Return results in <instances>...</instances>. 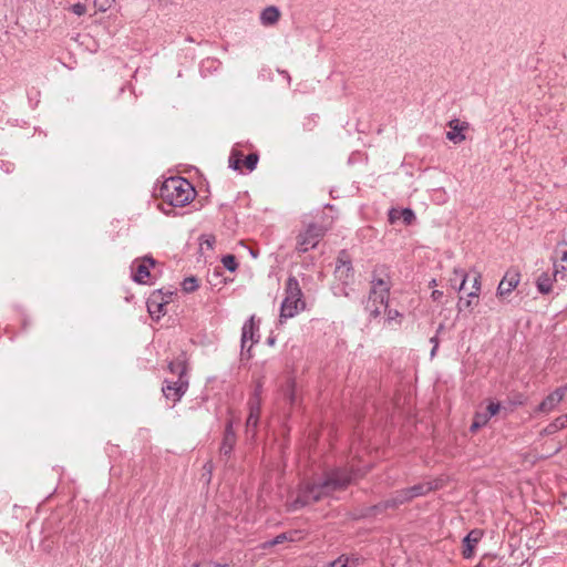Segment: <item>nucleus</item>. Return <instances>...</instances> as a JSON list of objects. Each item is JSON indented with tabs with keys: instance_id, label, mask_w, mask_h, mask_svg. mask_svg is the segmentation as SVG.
Here are the masks:
<instances>
[{
	"instance_id": "nucleus-1",
	"label": "nucleus",
	"mask_w": 567,
	"mask_h": 567,
	"mask_svg": "<svg viewBox=\"0 0 567 567\" xmlns=\"http://www.w3.org/2000/svg\"><path fill=\"white\" fill-rule=\"evenodd\" d=\"M351 482L352 477L349 475L348 470L332 471L326 475L323 481L307 484L300 488L297 498L290 504V508L295 511L313 502H318L323 496L346 488Z\"/></svg>"
},
{
	"instance_id": "nucleus-2",
	"label": "nucleus",
	"mask_w": 567,
	"mask_h": 567,
	"mask_svg": "<svg viewBox=\"0 0 567 567\" xmlns=\"http://www.w3.org/2000/svg\"><path fill=\"white\" fill-rule=\"evenodd\" d=\"M195 195L193 185L183 177H171L159 188V197L163 202L174 207L189 204Z\"/></svg>"
},
{
	"instance_id": "nucleus-3",
	"label": "nucleus",
	"mask_w": 567,
	"mask_h": 567,
	"mask_svg": "<svg viewBox=\"0 0 567 567\" xmlns=\"http://www.w3.org/2000/svg\"><path fill=\"white\" fill-rule=\"evenodd\" d=\"M391 282L384 269H374L371 280L365 310L372 317H378L381 309L386 307Z\"/></svg>"
},
{
	"instance_id": "nucleus-4",
	"label": "nucleus",
	"mask_w": 567,
	"mask_h": 567,
	"mask_svg": "<svg viewBox=\"0 0 567 567\" xmlns=\"http://www.w3.org/2000/svg\"><path fill=\"white\" fill-rule=\"evenodd\" d=\"M285 298L280 308V322L295 317L299 311L303 310L306 302L302 299V291L298 280L289 277L286 282Z\"/></svg>"
},
{
	"instance_id": "nucleus-5",
	"label": "nucleus",
	"mask_w": 567,
	"mask_h": 567,
	"mask_svg": "<svg viewBox=\"0 0 567 567\" xmlns=\"http://www.w3.org/2000/svg\"><path fill=\"white\" fill-rule=\"evenodd\" d=\"M328 228L322 225L309 223L306 225L305 230L300 231L297 236V249L300 252H306L315 248L321 238L327 233Z\"/></svg>"
},
{
	"instance_id": "nucleus-6",
	"label": "nucleus",
	"mask_w": 567,
	"mask_h": 567,
	"mask_svg": "<svg viewBox=\"0 0 567 567\" xmlns=\"http://www.w3.org/2000/svg\"><path fill=\"white\" fill-rule=\"evenodd\" d=\"M261 409L260 399V385H258L254 392V395L249 400V415L246 421V434L254 437L256 435L259 415Z\"/></svg>"
},
{
	"instance_id": "nucleus-7",
	"label": "nucleus",
	"mask_w": 567,
	"mask_h": 567,
	"mask_svg": "<svg viewBox=\"0 0 567 567\" xmlns=\"http://www.w3.org/2000/svg\"><path fill=\"white\" fill-rule=\"evenodd\" d=\"M519 281L520 272L518 269L509 268L498 284L496 296L499 298H505L518 286Z\"/></svg>"
},
{
	"instance_id": "nucleus-8",
	"label": "nucleus",
	"mask_w": 567,
	"mask_h": 567,
	"mask_svg": "<svg viewBox=\"0 0 567 567\" xmlns=\"http://www.w3.org/2000/svg\"><path fill=\"white\" fill-rule=\"evenodd\" d=\"M188 388V380H176V381H169L166 380L164 382V386L162 389L163 394L167 400H171L172 402H177L179 399L184 395Z\"/></svg>"
},
{
	"instance_id": "nucleus-9",
	"label": "nucleus",
	"mask_w": 567,
	"mask_h": 567,
	"mask_svg": "<svg viewBox=\"0 0 567 567\" xmlns=\"http://www.w3.org/2000/svg\"><path fill=\"white\" fill-rule=\"evenodd\" d=\"M502 410V405L499 403L489 402L486 406L485 411H478L474 415L473 423L470 427L472 432H476L481 427L487 424L489 419L496 415Z\"/></svg>"
},
{
	"instance_id": "nucleus-10",
	"label": "nucleus",
	"mask_w": 567,
	"mask_h": 567,
	"mask_svg": "<svg viewBox=\"0 0 567 567\" xmlns=\"http://www.w3.org/2000/svg\"><path fill=\"white\" fill-rule=\"evenodd\" d=\"M258 327L255 321V317L251 316L247 322H245L241 331V349L243 351L250 352L254 343L258 342L259 336L255 337Z\"/></svg>"
},
{
	"instance_id": "nucleus-11",
	"label": "nucleus",
	"mask_w": 567,
	"mask_h": 567,
	"mask_svg": "<svg viewBox=\"0 0 567 567\" xmlns=\"http://www.w3.org/2000/svg\"><path fill=\"white\" fill-rule=\"evenodd\" d=\"M567 393V385L556 389L548 394L538 406V411L548 413L557 406Z\"/></svg>"
},
{
	"instance_id": "nucleus-12",
	"label": "nucleus",
	"mask_w": 567,
	"mask_h": 567,
	"mask_svg": "<svg viewBox=\"0 0 567 567\" xmlns=\"http://www.w3.org/2000/svg\"><path fill=\"white\" fill-rule=\"evenodd\" d=\"M155 265L151 257L143 258L136 266H133V279L138 284H146L150 277V268Z\"/></svg>"
},
{
	"instance_id": "nucleus-13",
	"label": "nucleus",
	"mask_w": 567,
	"mask_h": 567,
	"mask_svg": "<svg viewBox=\"0 0 567 567\" xmlns=\"http://www.w3.org/2000/svg\"><path fill=\"white\" fill-rule=\"evenodd\" d=\"M483 537V532L481 529H472L463 539V550L462 555L464 558L468 559L474 554V548L478 544V542Z\"/></svg>"
},
{
	"instance_id": "nucleus-14",
	"label": "nucleus",
	"mask_w": 567,
	"mask_h": 567,
	"mask_svg": "<svg viewBox=\"0 0 567 567\" xmlns=\"http://www.w3.org/2000/svg\"><path fill=\"white\" fill-rule=\"evenodd\" d=\"M450 131L446 132V138L454 144H460L465 141L464 131L467 128L466 123H461L458 120H452L449 122Z\"/></svg>"
},
{
	"instance_id": "nucleus-15",
	"label": "nucleus",
	"mask_w": 567,
	"mask_h": 567,
	"mask_svg": "<svg viewBox=\"0 0 567 567\" xmlns=\"http://www.w3.org/2000/svg\"><path fill=\"white\" fill-rule=\"evenodd\" d=\"M235 444H236V434L233 430V422L229 421L226 425L223 443L220 446V454L224 456H229Z\"/></svg>"
},
{
	"instance_id": "nucleus-16",
	"label": "nucleus",
	"mask_w": 567,
	"mask_h": 567,
	"mask_svg": "<svg viewBox=\"0 0 567 567\" xmlns=\"http://www.w3.org/2000/svg\"><path fill=\"white\" fill-rule=\"evenodd\" d=\"M167 301H163L161 292H154L147 300V310L152 317L159 318L164 313Z\"/></svg>"
},
{
	"instance_id": "nucleus-17",
	"label": "nucleus",
	"mask_w": 567,
	"mask_h": 567,
	"mask_svg": "<svg viewBox=\"0 0 567 567\" xmlns=\"http://www.w3.org/2000/svg\"><path fill=\"white\" fill-rule=\"evenodd\" d=\"M280 18V11L275 6L265 8L260 13V21L264 25H274Z\"/></svg>"
},
{
	"instance_id": "nucleus-18",
	"label": "nucleus",
	"mask_w": 567,
	"mask_h": 567,
	"mask_svg": "<svg viewBox=\"0 0 567 567\" xmlns=\"http://www.w3.org/2000/svg\"><path fill=\"white\" fill-rule=\"evenodd\" d=\"M405 501L403 496H401V491H396L392 497L385 499L384 502H381L380 504L374 506V509L377 511H385L388 508H396L400 505L404 504Z\"/></svg>"
},
{
	"instance_id": "nucleus-19",
	"label": "nucleus",
	"mask_w": 567,
	"mask_h": 567,
	"mask_svg": "<svg viewBox=\"0 0 567 567\" xmlns=\"http://www.w3.org/2000/svg\"><path fill=\"white\" fill-rule=\"evenodd\" d=\"M409 488H410V491L412 493V496L415 498V497H419V496L426 495L431 491L436 489L437 488V484L435 482H425V483L416 484V485L411 486Z\"/></svg>"
},
{
	"instance_id": "nucleus-20",
	"label": "nucleus",
	"mask_w": 567,
	"mask_h": 567,
	"mask_svg": "<svg viewBox=\"0 0 567 567\" xmlns=\"http://www.w3.org/2000/svg\"><path fill=\"white\" fill-rule=\"evenodd\" d=\"M168 369L173 374L177 375V380H187V367L184 359H177L176 361L169 362Z\"/></svg>"
},
{
	"instance_id": "nucleus-21",
	"label": "nucleus",
	"mask_w": 567,
	"mask_h": 567,
	"mask_svg": "<svg viewBox=\"0 0 567 567\" xmlns=\"http://www.w3.org/2000/svg\"><path fill=\"white\" fill-rule=\"evenodd\" d=\"M453 275L454 277L450 278L451 287L458 291L463 290L467 280V274L463 269L455 268Z\"/></svg>"
},
{
	"instance_id": "nucleus-22",
	"label": "nucleus",
	"mask_w": 567,
	"mask_h": 567,
	"mask_svg": "<svg viewBox=\"0 0 567 567\" xmlns=\"http://www.w3.org/2000/svg\"><path fill=\"white\" fill-rule=\"evenodd\" d=\"M567 427V417L558 416L550 424L544 429V433L547 435L554 434L557 431Z\"/></svg>"
},
{
	"instance_id": "nucleus-23",
	"label": "nucleus",
	"mask_w": 567,
	"mask_h": 567,
	"mask_svg": "<svg viewBox=\"0 0 567 567\" xmlns=\"http://www.w3.org/2000/svg\"><path fill=\"white\" fill-rule=\"evenodd\" d=\"M553 280L547 274H543L537 279V289L539 292L547 295L551 291Z\"/></svg>"
},
{
	"instance_id": "nucleus-24",
	"label": "nucleus",
	"mask_w": 567,
	"mask_h": 567,
	"mask_svg": "<svg viewBox=\"0 0 567 567\" xmlns=\"http://www.w3.org/2000/svg\"><path fill=\"white\" fill-rule=\"evenodd\" d=\"M297 534H298L297 532L282 533V534L276 536L272 540L266 543L264 545V548L270 547V546H275V545H279V544H282V543L287 542V540L293 542V540H296L295 536Z\"/></svg>"
},
{
	"instance_id": "nucleus-25",
	"label": "nucleus",
	"mask_w": 567,
	"mask_h": 567,
	"mask_svg": "<svg viewBox=\"0 0 567 567\" xmlns=\"http://www.w3.org/2000/svg\"><path fill=\"white\" fill-rule=\"evenodd\" d=\"M241 157H243V154L239 151L233 150L230 153V156H229V161H228L229 167L235 171H239L243 165Z\"/></svg>"
},
{
	"instance_id": "nucleus-26",
	"label": "nucleus",
	"mask_w": 567,
	"mask_h": 567,
	"mask_svg": "<svg viewBox=\"0 0 567 567\" xmlns=\"http://www.w3.org/2000/svg\"><path fill=\"white\" fill-rule=\"evenodd\" d=\"M337 265L344 266L346 277H350V272L352 269L351 262H350L348 254L344 250H342L339 254L338 259H337Z\"/></svg>"
},
{
	"instance_id": "nucleus-27",
	"label": "nucleus",
	"mask_w": 567,
	"mask_h": 567,
	"mask_svg": "<svg viewBox=\"0 0 567 567\" xmlns=\"http://www.w3.org/2000/svg\"><path fill=\"white\" fill-rule=\"evenodd\" d=\"M259 156L256 153H251L246 156V158L243 161V165L249 171L252 172L258 163Z\"/></svg>"
},
{
	"instance_id": "nucleus-28",
	"label": "nucleus",
	"mask_w": 567,
	"mask_h": 567,
	"mask_svg": "<svg viewBox=\"0 0 567 567\" xmlns=\"http://www.w3.org/2000/svg\"><path fill=\"white\" fill-rule=\"evenodd\" d=\"M221 262H223L224 267L231 272H234L238 267V264L236 262V258L234 255L224 256L221 259Z\"/></svg>"
},
{
	"instance_id": "nucleus-29",
	"label": "nucleus",
	"mask_w": 567,
	"mask_h": 567,
	"mask_svg": "<svg viewBox=\"0 0 567 567\" xmlns=\"http://www.w3.org/2000/svg\"><path fill=\"white\" fill-rule=\"evenodd\" d=\"M113 2L114 0H94L93 4L97 11L105 12L112 7Z\"/></svg>"
},
{
	"instance_id": "nucleus-30",
	"label": "nucleus",
	"mask_w": 567,
	"mask_h": 567,
	"mask_svg": "<svg viewBox=\"0 0 567 567\" xmlns=\"http://www.w3.org/2000/svg\"><path fill=\"white\" fill-rule=\"evenodd\" d=\"M477 305V298H470L463 302V299L461 298L457 303V310L461 312L463 309H472L474 306Z\"/></svg>"
},
{
	"instance_id": "nucleus-31",
	"label": "nucleus",
	"mask_w": 567,
	"mask_h": 567,
	"mask_svg": "<svg viewBox=\"0 0 567 567\" xmlns=\"http://www.w3.org/2000/svg\"><path fill=\"white\" fill-rule=\"evenodd\" d=\"M215 241L214 235H204L200 237V248L204 249V246H206L207 249H213Z\"/></svg>"
},
{
	"instance_id": "nucleus-32",
	"label": "nucleus",
	"mask_w": 567,
	"mask_h": 567,
	"mask_svg": "<svg viewBox=\"0 0 567 567\" xmlns=\"http://www.w3.org/2000/svg\"><path fill=\"white\" fill-rule=\"evenodd\" d=\"M198 287L197 285V279L194 278V277H189V278H186L184 281H183V289L186 291V292H192L194 290H196Z\"/></svg>"
},
{
	"instance_id": "nucleus-33",
	"label": "nucleus",
	"mask_w": 567,
	"mask_h": 567,
	"mask_svg": "<svg viewBox=\"0 0 567 567\" xmlns=\"http://www.w3.org/2000/svg\"><path fill=\"white\" fill-rule=\"evenodd\" d=\"M473 291L468 293V297L470 298H478V295H480V290H481V275L477 274L475 277H474V280H473Z\"/></svg>"
},
{
	"instance_id": "nucleus-34",
	"label": "nucleus",
	"mask_w": 567,
	"mask_h": 567,
	"mask_svg": "<svg viewBox=\"0 0 567 567\" xmlns=\"http://www.w3.org/2000/svg\"><path fill=\"white\" fill-rule=\"evenodd\" d=\"M401 214V218L403 219L405 225L412 224V221L415 219L414 213L409 208L402 209Z\"/></svg>"
},
{
	"instance_id": "nucleus-35",
	"label": "nucleus",
	"mask_w": 567,
	"mask_h": 567,
	"mask_svg": "<svg viewBox=\"0 0 567 567\" xmlns=\"http://www.w3.org/2000/svg\"><path fill=\"white\" fill-rule=\"evenodd\" d=\"M70 10H71L74 14H76V16L81 17V16L85 14V12H86V6H85V4H83V3H80V2H79V3H75V4L71 6V7H70Z\"/></svg>"
},
{
	"instance_id": "nucleus-36",
	"label": "nucleus",
	"mask_w": 567,
	"mask_h": 567,
	"mask_svg": "<svg viewBox=\"0 0 567 567\" xmlns=\"http://www.w3.org/2000/svg\"><path fill=\"white\" fill-rule=\"evenodd\" d=\"M401 210L399 209H391L389 212V221L391 224H394L396 220L401 219Z\"/></svg>"
},
{
	"instance_id": "nucleus-37",
	"label": "nucleus",
	"mask_w": 567,
	"mask_h": 567,
	"mask_svg": "<svg viewBox=\"0 0 567 567\" xmlns=\"http://www.w3.org/2000/svg\"><path fill=\"white\" fill-rule=\"evenodd\" d=\"M336 275L339 277V279L347 281L349 277H346L344 266L337 265L336 266Z\"/></svg>"
},
{
	"instance_id": "nucleus-38",
	"label": "nucleus",
	"mask_w": 567,
	"mask_h": 567,
	"mask_svg": "<svg viewBox=\"0 0 567 567\" xmlns=\"http://www.w3.org/2000/svg\"><path fill=\"white\" fill-rule=\"evenodd\" d=\"M401 491V496H403L405 503L406 502H410L412 501L414 497L412 496V493L410 491V488H403V489H400Z\"/></svg>"
},
{
	"instance_id": "nucleus-39",
	"label": "nucleus",
	"mask_w": 567,
	"mask_h": 567,
	"mask_svg": "<svg viewBox=\"0 0 567 567\" xmlns=\"http://www.w3.org/2000/svg\"><path fill=\"white\" fill-rule=\"evenodd\" d=\"M193 567H230L228 564H195Z\"/></svg>"
},
{
	"instance_id": "nucleus-40",
	"label": "nucleus",
	"mask_w": 567,
	"mask_h": 567,
	"mask_svg": "<svg viewBox=\"0 0 567 567\" xmlns=\"http://www.w3.org/2000/svg\"><path fill=\"white\" fill-rule=\"evenodd\" d=\"M386 315H388L389 321L395 320L396 318H399L401 316L398 310H389Z\"/></svg>"
},
{
	"instance_id": "nucleus-41",
	"label": "nucleus",
	"mask_w": 567,
	"mask_h": 567,
	"mask_svg": "<svg viewBox=\"0 0 567 567\" xmlns=\"http://www.w3.org/2000/svg\"><path fill=\"white\" fill-rule=\"evenodd\" d=\"M348 473L352 477V481H353V480H355V478L367 474V471H363V473H361L359 470L358 471H351V472L348 471Z\"/></svg>"
},
{
	"instance_id": "nucleus-42",
	"label": "nucleus",
	"mask_w": 567,
	"mask_h": 567,
	"mask_svg": "<svg viewBox=\"0 0 567 567\" xmlns=\"http://www.w3.org/2000/svg\"><path fill=\"white\" fill-rule=\"evenodd\" d=\"M431 342L434 344L431 351V355L433 357L439 348V340L436 337L431 338Z\"/></svg>"
},
{
	"instance_id": "nucleus-43",
	"label": "nucleus",
	"mask_w": 567,
	"mask_h": 567,
	"mask_svg": "<svg viewBox=\"0 0 567 567\" xmlns=\"http://www.w3.org/2000/svg\"><path fill=\"white\" fill-rule=\"evenodd\" d=\"M443 296V292L441 290H434L431 295L432 299L434 301H437L441 299V297Z\"/></svg>"
},
{
	"instance_id": "nucleus-44",
	"label": "nucleus",
	"mask_w": 567,
	"mask_h": 567,
	"mask_svg": "<svg viewBox=\"0 0 567 567\" xmlns=\"http://www.w3.org/2000/svg\"><path fill=\"white\" fill-rule=\"evenodd\" d=\"M559 274V270H558V266L555 264V272H554V277L556 278Z\"/></svg>"
},
{
	"instance_id": "nucleus-45",
	"label": "nucleus",
	"mask_w": 567,
	"mask_h": 567,
	"mask_svg": "<svg viewBox=\"0 0 567 567\" xmlns=\"http://www.w3.org/2000/svg\"><path fill=\"white\" fill-rule=\"evenodd\" d=\"M435 285H436V280H435V279H432V280L430 281V286L432 287V286H435Z\"/></svg>"
},
{
	"instance_id": "nucleus-46",
	"label": "nucleus",
	"mask_w": 567,
	"mask_h": 567,
	"mask_svg": "<svg viewBox=\"0 0 567 567\" xmlns=\"http://www.w3.org/2000/svg\"><path fill=\"white\" fill-rule=\"evenodd\" d=\"M289 400H290V402H293V396H292V394L289 396Z\"/></svg>"
},
{
	"instance_id": "nucleus-47",
	"label": "nucleus",
	"mask_w": 567,
	"mask_h": 567,
	"mask_svg": "<svg viewBox=\"0 0 567 567\" xmlns=\"http://www.w3.org/2000/svg\"><path fill=\"white\" fill-rule=\"evenodd\" d=\"M475 567H483L481 564L476 565Z\"/></svg>"
}]
</instances>
